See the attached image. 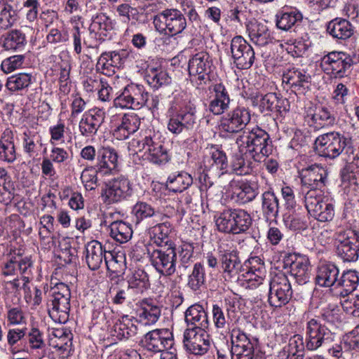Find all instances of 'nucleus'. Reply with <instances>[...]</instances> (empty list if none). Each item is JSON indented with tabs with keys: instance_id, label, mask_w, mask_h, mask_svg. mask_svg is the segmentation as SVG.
Wrapping results in <instances>:
<instances>
[{
	"instance_id": "obj_50",
	"label": "nucleus",
	"mask_w": 359,
	"mask_h": 359,
	"mask_svg": "<svg viewBox=\"0 0 359 359\" xmlns=\"http://www.w3.org/2000/svg\"><path fill=\"white\" fill-rule=\"evenodd\" d=\"M15 265V275L19 271L22 276V283L29 282V276L32 274L33 263L29 257L13 256L11 257Z\"/></svg>"
},
{
	"instance_id": "obj_53",
	"label": "nucleus",
	"mask_w": 359,
	"mask_h": 359,
	"mask_svg": "<svg viewBox=\"0 0 359 359\" xmlns=\"http://www.w3.org/2000/svg\"><path fill=\"white\" fill-rule=\"evenodd\" d=\"M277 95L276 93H269L264 95H262L260 98L258 97L254 100V104L259 107V110L264 115H269L274 112L276 104H277Z\"/></svg>"
},
{
	"instance_id": "obj_37",
	"label": "nucleus",
	"mask_w": 359,
	"mask_h": 359,
	"mask_svg": "<svg viewBox=\"0 0 359 359\" xmlns=\"http://www.w3.org/2000/svg\"><path fill=\"white\" fill-rule=\"evenodd\" d=\"M262 210L266 220L276 219L279 211V203L273 192L265 191L262 195Z\"/></svg>"
},
{
	"instance_id": "obj_62",
	"label": "nucleus",
	"mask_w": 359,
	"mask_h": 359,
	"mask_svg": "<svg viewBox=\"0 0 359 359\" xmlns=\"http://www.w3.org/2000/svg\"><path fill=\"white\" fill-rule=\"evenodd\" d=\"M25 58L23 55H15L7 57L1 62V69L6 74L11 73L22 66Z\"/></svg>"
},
{
	"instance_id": "obj_26",
	"label": "nucleus",
	"mask_w": 359,
	"mask_h": 359,
	"mask_svg": "<svg viewBox=\"0 0 359 359\" xmlns=\"http://www.w3.org/2000/svg\"><path fill=\"white\" fill-rule=\"evenodd\" d=\"M184 320L187 325V328L206 330L209 327L208 314L198 304H193L187 309Z\"/></svg>"
},
{
	"instance_id": "obj_30",
	"label": "nucleus",
	"mask_w": 359,
	"mask_h": 359,
	"mask_svg": "<svg viewBox=\"0 0 359 359\" xmlns=\"http://www.w3.org/2000/svg\"><path fill=\"white\" fill-rule=\"evenodd\" d=\"M106 252L101 243L95 240L88 242L85 247V258L89 269L93 271L98 269L103 260L106 261Z\"/></svg>"
},
{
	"instance_id": "obj_27",
	"label": "nucleus",
	"mask_w": 359,
	"mask_h": 359,
	"mask_svg": "<svg viewBox=\"0 0 359 359\" xmlns=\"http://www.w3.org/2000/svg\"><path fill=\"white\" fill-rule=\"evenodd\" d=\"M250 40L258 46H266L273 43V38L267 25L257 20H251L247 25Z\"/></svg>"
},
{
	"instance_id": "obj_46",
	"label": "nucleus",
	"mask_w": 359,
	"mask_h": 359,
	"mask_svg": "<svg viewBox=\"0 0 359 359\" xmlns=\"http://www.w3.org/2000/svg\"><path fill=\"white\" fill-rule=\"evenodd\" d=\"M358 283L359 277L356 271L349 270L344 272L340 278H338L335 288H342L343 291L341 293L347 295L357 288Z\"/></svg>"
},
{
	"instance_id": "obj_54",
	"label": "nucleus",
	"mask_w": 359,
	"mask_h": 359,
	"mask_svg": "<svg viewBox=\"0 0 359 359\" xmlns=\"http://www.w3.org/2000/svg\"><path fill=\"white\" fill-rule=\"evenodd\" d=\"M132 212L136 219V223H139L144 219L155 216L158 211L146 202L138 201L133 206Z\"/></svg>"
},
{
	"instance_id": "obj_22",
	"label": "nucleus",
	"mask_w": 359,
	"mask_h": 359,
	"mask_svg": "<svg viewBox=\"0 0 359 359\" xmlns=\"http://www.w3.org/2000/svg\"><path fill=\"white\" fill-rule=\"evenodd\" d=\"M212 61L208 53L201 51L194 55L189 60L188 70L191 76L196 77L199 81L198 85L208 79V74L211 71Z\"/></svg>"
},
{
	"instance_id": "obj_35",
	"label": "nucleus",
	"mask_w": 359,
	"mask_h": 359,
	"mask_svg": "<svg viewBox=\"0 0 359 359\" xmlns=\"http://www.w3.org/2000/svg\"><path fill=\"white\" fill-rule=\"evenodd\" d=\"M327 31L332 37L344 40L353 34V27L345 19L336 18L328 23Z\"/></svg>"
},
{
	"instance_id": "obj_40",
	"label": "nucleus",
	"mask_w": 359,
	"mask_h": 359,
	"mask_svg": "<svg viewBox=\"0 0 359 359\" xmlns=\"http://www.w3.org/2000/svg\"><path fill=\"white\" fill-rule=\"evenodd\" d=\"M110 236L116 242L125 243L130 241L133 236V230L130 224L122 220L111 222L109 226Z\"/></svg>"
},
{
	"instance_id": "obj_5",
	"label": "nucleus",
	"mask_w": 359,
	"mask_h": 359,
	"mask_svg": "<svg viewBox=\"0 0 359 359\" xmlns=\"http://www.w3.org/2000/svg\"><path fill=\"white\" fill-rule=\"evenodd\" d=\"M336 253L344 262H355L359 255V232L351 228H339L334 235Z\"/></svg>"
},
{
	"instance_id": "obj_14",
	"label": "nucleus",
	"mask_w": 359,
	"mask_h": 359,
	"mask_svg": "<svg viewBox=\"0 0 359 359\" xmlns=\"http://www.w3.org/2000/svg\"><path fill=\"white\" fill-rule=\"evenodd\" d=\"M305 207L308 212L319 222L331 221L334 215L333 205L329 199L321 194L311 192L304 197Z\"/></svg>"
},
{
	"instance_id": "obj_55",
	"label": "nucleus",
	"mask_w": 359,
	"mask_h": 359,
	"mask_svg": "<svg viewBox=\"0 0 359 359\" xmlns=\"http://www.w3.org/2000/svg\"><path fill=\"white\" fill-rule=\"evenodd\" d=\"M205 283V270L201 263H196L192 273L189 276L188 287L193 291H198Z\"/></svg>"
},
{
	"instance_id": "obj_9",
	"label": "nucleus",
	"mask_w": 359,
	"mask_h": 359,
	"mask_svg": "<svg viewBox=\"0 0 359 359\" xmlns=\"http://www.w3.org/2000/svg\"><path fill=\"white\" fill-rule=\"evenodd\" d=\"M302 191L304 197L315 192L316 194L323 193L327 182L328 172L324 167L314 164L301 170L300 173Z\"/></svg>"
},
{
	"instance_id": "obj_23",
	"label": "nucleus",
	"mask_w": 359,
	"mask_h": 359,
	"mask_svg": "<svg viewBox=\"0 0 359 359\" xmlns=\"http://www.w3.org/2000/svg\"><path fill=\"white\" fill-rule=\"evenodd\" d=\"M231 359H253L254 345L246 334L239 329L231 331Z\"/></svg>"
},
{
	"instance_id": "obj_42",
	"label": "nucleus",
	"mask_w": 359,
	"mask_h": 359,
	"mask_svg": "<svg viewBox=\"0 0 359 359\" xmlns=\"http://www.w3.org/2000/svg\"><path fill=\"white\" fill-rule=\"evenodd\" d=\"M214 219L219 231L234 234L233 208H226L218 212L215 215Z\"/></svg>"
},
{
	"instance_id": "obj_41",
	"label": "nucleus",
	"mask_w": 359,
	"mask_h": 359,
	"mask_svg": "<svg viewBox=\"0 0 359 359\" xmlns=\"http://www.w3.org/2000/svg\"><path fill=\"white\" fill-rule=\"evenodd\" d=\"M111 332L112 335L119 340L127 339L136 334L137 327L128 318V316H124L116 322Z\"/></svg>"
},
{
	"instance_id": "obj_8",
	"label": "nucleus",
	"mask_w": 359,
	"mask_h": 359,
	"mask_svg": "<svg viewBox=\"0 0 359 359\" xmlns=\"http://www.w3.org/2000/svg\"><path fill=\"white\" fill-rule=\"evenodd\" d=\"M153 24L159 32H165L171 36L181 34L187 27L186 17L177 8H166L153 17Z\"/></svg>"
},
{
	"instance_id": "obj_10",
	"label": "nucleus",
	"mask_w": 359,
	"mask_h": 359,
	"mask_svg": "<svg viewBox=\"0 0 359 359\" xmlns=\"http://www.w3.org/2000/svg\"><path fill=\"white\" fill-rule=\"evenodd\" d=\"M151 265L161 276H170L177 270V252L175 247L161 246L149 252Z\"/></svg>"
},
{
	"instance_id": "obj_39",
	"label": "nucleus",
	"mask_w": 359,
	"mask_h": 359,
	"mask_svg": "<svg viewBox=\"0 0 359 359\" xmlns=\"http://www.w3.org/2000/svg\"><path fill=\"white\" fill-rule=\"evenodd\" d=\"M192 183L193 178L191 175L186 172H180L168 177L166 181V187L170 191L182 192L188 189Z\"/></svg>"
},
{
	"instance_id": "obj_3",
	"label": "nucleus",
	"mask_w": 359,
	"mask_h": 359,
	"mask_svg": "<svg viewBox=\"0 0 359 359\" xmlns=\"http://www.w3.org/2000/svg\"><path fill=\"white\" fill-rule=\"evenodd\" d=\"M196 107L191 102H184L181 106L172 102L168 109L167 128L175 135H187L198 126Z\"/></svg>"
},
{
	"instance_id": "obj_64",
	"label": "nucleus",
	"mask_w": 359,
	"mask_h": 359,
	"mask_svg": "<svg viewBox=\"0 0 359 359\" xmlns=\"http://www.w3.org/2000/svg\"><path fill=\"white\" fill-rule=\"evenodd\" d=\"M180 264L179 272L182 274L191 266L193 257V251L189 246H183L179 251Z\"/></svg>"
},
{
	"instance_id": "obj_56",
	"label": "nucleus",
	"mask_w": 359,
	"mask_h": 359,
	"mask_svg": "<svg viewBox=\"0 0 359 359\" xmlns=\"http://www.w3.org/2000/svg\"><path fill=\"white\" fill-rule=\"evenodd\" d=\"M236 196L241 203H247L253 201L258 194L257 186L255 184L242 183L237 189Z\"/></svg>"
},
{
	"instance_id": "obj_12",
	"label": "nucleus",
	"mask_w": 359,
	"mask_h": 359,
	"mask_svg": "<svg viewBox=\"0 0 359 359\" xmlns=\"http://www.w3.org/2000/svg\"><path fill=\"white\" fill-rule=\"evenodd\" d=\"M292 295V286L287 276L284 273H276L269 282V304L281 307L289 302Z\"/></svg>"
},
{
	"instance_id": "obj_63",
	"label": "nucleus",
	"mask_w": 359,
	"mask_h": 359,
	"mask_svg": "<svg viewBox=\"0 0 359 359\" xmlns=\"http://www.w3.org/2000/svg\"><path fill=\"white\" fill-rule=\"evenodd\" d=\"M245 278V280L248 282L250 287H257L262 283L266 276V271L264 267L262 266L255 271L250 269L245 274H243Z\"/></svg>"
},
{
	"instance_id": "obj_18",
	"label": "nucleus",
	"mask_w": 359,
	"mask_h": 359,
	"mask_svg": "<svg viewBox=\"0 0 359 359\" xmlns=\"http://www.w3.org/2000/svg\"><path fill=\"white\" fill-rule=\"evenodd\" d=\"M182 343L187 352L196 355L206 353L210 346L206 330L200 329L186 328L183 334Z\"/></svg>"
},
{
	"instance_id": "obj_25",
	"label": "nucleus",
	"mask_w": 359,
	"mask_h": 359,
	"mask_svg": "<svg viewBox=\"0 0 359 359\" xmlns=\"http://www.w3.org/2000/svg\"><path fill=\"white\" fill-rule=\"evenodd\" d=\"M212 94L209 110L214 115H221L230 107L231 98L227 89L222 83L212 85L210 88Z\"/></svg>"
},
{
	"instance_id": "obj_44",
	"label": "nucleus",
	"mask_w": 359,
	"mask_h": 359,
	"mask_svg": "<svg viewBox=\"0 0 359 359\" xmlns=\"http://www.w3.org/2000/svg\"><path fill=\"white\" fill-rule=\"evenodd\" d=\"M233 308V306L231 304L223 308L222 306L218 304H214L212 306V313L213 322L215 327L217 329L224 330L229 325L231 318V313L233 312L231 309Z\"/></svg>"
},
{
	"instance_id": "obj_29",
	"label": "nucleus",
	"mask_w": 359,
	"mask_h": 359,
	"mask_svg": "<svg viewBox=\"0 0 359 359\" xmlns=\"http://www.w3.org/2000/svg\"><path fill=\"white\" fill-rule=\"evenodd\" d=\"M208 149V155L204 158V166L213 171H222V174L228 168V160L224 151L217 145L212 144Z\"/></svg>"
},
{
	"instance_id": "obj_33",
	"label": "nucleus",
	"mask_w": 359,
	"mask_h": 359,
	"mask_svg": "<svg viewBox=\"0 0 359 359\" xmlns=\"http://www.w3.org/2000/svg\"><path fill=\"white\" fill-rule=\"evenodd\" d=\"M118 163V155L115 150L110 147H103L97 152V163L96 168L99 172L107 175L115 170Z\"/></svg>"
},
{
	"instance_id": "obj_49",
	"label": "nucleus",
	"mask_w": 359,
	"mask_h": 359,
	"mask_svg": "<svg viewBox=\"0 0 359 359\" xmlns=\"http://www.w3.org/2000/svg\"><path fill=\"white\" fill-rule=\"evenodd\" d=\"M234 234L245 232L252 224V217L245 210L233 208Z\"/></svg>"
},
{
	"instance_id": "obj_7",
	"label": "nucleus",
	"mask_w": 359,
	"mask_h": 359,
	"mask_svg": "<svg viewBox=\"0 0 359 359\" xmlns=\"http://www.w3.org/2000/svg\"><path fill=\"white\" fill-rule=\"evenodd\" d=\"M353 64V59L348 53L332 51L321 58L320 66L327 74L341 79L351 74Z\"/></svg>"
},
{
	"instance_id": "obj_21",
	"label": "nucleus",
	"mask_w": 359,
	"mask_h": 359,
	"mask_svg": "<svg viewBox=\"0 0 359 359\" xmlns=\"http://www.w3.org/2000/svg\"><path fill=\"white\" fill-rule=\"evenodd\" d=\"M309 260L305 256L290 254L284 259L285 266L290 268V273L299 285L306 284L310 279Z\"/></svg>"
},
{
	"instance_id": "obj_16",
	"label": "nucleus",
	"mask_w": 359,
	"mask_h": 359,
	"mask_svg": "<svg viewBox=\"0 0 359 359\" xmlns=\"http://www.w3.org/2000/svg\"><path fill=\"white\" fill-rule=\"evenodd\" d=\"M231 53L237 68L248 69L255 62V51L241 36L233 37L231 41Z\"/></svg>"
},
{
	"instance_id": "obj_43",
	"label": "nucleus",
	"mask_w": 359,
	"mask_h": 359,
	"mask_svg": "<svg viewBox=\"0 0 359 359\" xmlns=\"http://www.w3.org/2000/svg\"><path fill=\"white\" fill-rule=\"evenodd\" d=\"M33 76L28 73H19L7 79L6 88L11 93L26 90L32 83Z\"/></svg>"
},
{
	"instance_id": "obj_17",
	"label": "nucleus",
	"mask_w": 359,
	"mask_h": 359,
	"mask_svg": "<svg viewBox=\"0 0 359 359\" xmlns=\"http://www.w3.org/2000/svg\"><path fill=\"white\" fill-rule=\"evenodd\" d=\"M250 119L249 109L238 106L222 117L219 128L224 132L236 133L245 128Z\"/></svg>"
},
{
	"instance_id": "obj_4",
	"label": "nucleus",
	"mask_w": 359,
	"mask_h": 359,
	"mask_svg": "<svg viewBox=\"0 0 359 359\" xmlns=\"http://www.w3.org/2000/svg\"><path fill=\"white\" fill-rule=\"evenodd\" d=\"M70 298V290L66 284L59 283L51 288L47 306L48 314L55 322L64 324L68 321Z\"/></svg>"
},
{
	"instance_id": "obj_51",
	"label": "nucleus",
	"mask_w": 359,
	"mask_h": 359,
	"mask_svg": "<svg viewBox=\"0 0 359 359\" xmlns=\"http://www.w3.org/2000/svg\"><path fill=\"white\" fill-rule=\"evenodd\" d=\"M302 15L295 11L283 12L276 15V26L278 29L287 31L302 20Z\"/></svg>"
},
{
	"instance_id": "obj_13",
	"label": "nucleus",
	"mask_w": 359,
	"mask_h": 359,
	"mask_svg": "<svg viewBox=\"0 0 359 359\" xmlns=\"http://www.w3.org/2000/svg\"><path fill=\"white\" fill-rule=\"evenodd\" d=\"M132 146L135 151L142 152V156L156 164H162L168 161V155L162 143L157 138L146 136L141 140H133Z\"/></svg>"
},
{
	"instance_id": "obj_28",
	"label": "nucleus",
	"mask_w": 359,
	"mask_h": 359,
	"mask_svg": "<svg viewBox=\"0 0 359 359\" xmlns=\"http://www.w3.org/2000/svg\"><path fill=\"white\" fill-rule=\"evenodd\" d=\"M140 125V118L136 114H125L121 123L113 130V135L117 140H126L138 130Z\"/></svg>"
},
{
	"instance_id": "obj_34",
	"label": "nucleus",
	"mask_w": 359,
	"mask_h": 359,
	"mask_svg": "<svg viewBox=\"0 0 359 359\" xmlns=\"http://www.w3.org/2000/svg\"><path fill=\"white\" fill-rule=\"evenodd\" d=\"M2 47L6 50L21 51L27 44L25 34L19 29H13L1 36Z\"/></svg>"
},
{
	"instance_id": "obj_61",
	"label": "nucleus",
	"mask_w": 359,
	"mask_h": 359,
	"mask_svg": "<svg viewBox=\"0 0 359 359\" xmlns=\"http://www.w3.org/2000/svg\"><path fill=\"white\" fill-rule=\"evenodd\" d=\"M29 283H22L25 299L27 303L32 302L34 306H39L42 302V291L37 287H34L32 291L28 285Z\"/></svg>"
},
{
	"instance_id": "obj_6",
	"label": "nucleus",
	"mask_w": 359,
	"mask_h": 359,
	"mask_svg": "<svg viewBox=\"0 0 359 359\" xmlns=\"http://www.w3.org/2000/svg\"><path fill=\"white\" fill-rule=\"evenodd\" d=\"M336 334L316 318L308 320L305 328V346L314 351L334 341Z\"/></svg>"
},
{
	"instance_id": "obj_52",
	"label": "nucleus",
	"mask_w": 359,
	"mask_h": 359,
	"mask_svg": "<svg viewBox=\"0 0 359 359\" xmlns=\"http://www.w3.org/2000/svg\"><path fill=\"white\" fill-rule=\"evenodd\" d=\"M128 290L130 288L147 289L149 286V276L143 269H135L128 277Z\"/></svg>"
},
{
	"instance_id": "obj_15",
	"label": "nucleus",
	"mask_w": 359,
	"mask_h": 359,
	"mask_svg": "<svg viewBox=\"0 0 359 359\" xmlns=\"http://www.w3.org/2000/svg\"><path fill=\"white\" fill-rule=\"evenodd\" d=\"M142 347L152 353L171 348L174 344L172 332L169 329H156L148 332L141 340Z\"/></svg>"
},
{
	"instance_id": "obj_57",
	"label": "nucleus",
	"mask_w": 359,
	"mask_h": 359,
	"mask_svg": "<svg viewBox=\"0 0 359 359\" xmlns=\"http://www.w3.org/2000/svg\"><path fill=\"white\" fill-rule=\"evenodd\" d=\"M97 172H100L98 169L93 166H87L82 171L81 180L86 190H95L97 187Z\"/></svg>"
},
{
	"instance_id": "obj_60",
	"label": "nucleus",
	"mask_w": 359,
	"mask_h": 359,
	"mask_svg": "<svg viewBox=\"0 0 359 359\" xmlns=\"http://www.w3.org/2000/svg\"><path fill=\"white\" fill-rule=\"evenodd\" d=\"M245 156V153L236 154L232 162L233 170L238 175L249 174L252 170L251 161L246 160Z\"/></svg>"
},
{
	"instance_id": "obj_20",
	"label": "nucleus",
	"mask_w": 359,
	"mask_h": 359,
	"mask_svg": "<svg viewBox=\"0 0 359 359\" xmlns=\"http://www.w3.org/2000/svg\"><path fill=\"white\" fill-rule=\"evenodd\" d=\"M283 82L290 85L296 95H306L311 90V76L304 69L292 67L284 72Z\"/></svg>"
},
{
	"instance_id": "obj_31",
	"label": "nucleus",
	"mask_w": 359,
	"mask_h": 359,
	"mask_svg": "<svg viewBox=\"0 0 359 359\" xmlns=\"http://www.w3.org/2000/svg\"><path fill=\"white\" fill-rule=\"evenodd\" d=\"M339 270L338 267L332 263L325 264L320 265L317 271L316 282L319 286L321 287H336Z\"/></svg>"
},
{
	"instance_id": "obj_47",
	"label": "nucleus",
	"mask_w": 359,
	"mask_h": 359,
	"mask_svg": "<svg viewBox=\"0 0 359 359\" xmlns=\"http://www.w3.org/2000/svg\"><path fill=\"white\" fill-rule=\"evenodd\" d=\"M134 108H141L149 100V93L142 85L130 83L126 86Z\"/></svg>"
},
{
	"instance_id": "obj_19",
	"label": "nucleus",
	"mask_w": 359,
	"mask_h": 359,
	"mask_svg": "<svg viewBox=\"0 0 359 359\" xmlns=\"http://www.w3.org/2000/svg\"><path fill=\"white\" fill-rule=\"evenodd\" d=\"M133 194V189L129 180L125 177L114 178L107 184L102 196L104 202L111 204L118 203L129 198Z\"/></svg>"
},
{
	"instance_id": "obj_59",
	"label": "nucleus",
	"mask_w": 359,
	"mask_h": 359,
	"mask_svg": "<svg viewBox=\"0 0 359 359\" xmlns=\"http://www.w3.org/2000/svg\"><path fill=\"white\" fill-rule=\"evenodd\" d=\"M311 119L313 122L318 123L320 125H328L334 122L335 116L330 108L320 106L316 108Z\"/></svg>"
},
{
	"instance_id": "obj_11",
	"label": "nucleus",
	"mask_w": 359,
	"mask_h": 359,
	"mask_svg": "<svg viewBox=\"0 0 359 359\" xmlns=\"http://www.w3.org/2000/svg\"><path fill=\"white\" fill-rule=\"evenodd\" d=\"M217 252L223 273L229 277L236 276L243 267L236 247L232 242L224 241L219 245Z\"/></svg>"
},
{
	"instance_id": "obj_2",
	"label": "nucleus",
	"mask_w": 359,
	"mask_h": 359,
	"mask_svg": "<svg viewBox=\"0 0 359 359\" xmlns=\"http://www.w3.org/2000/svg\"><path fill=\"white\" fill-rule=\"evenodd\" d=\"M236 143L240 152L245 149V154L249 153L254 161L257 162L269 156L273 151L272 141L269 135L259 127L245 129L237 138Z\"/></svg>"
},
{
	"instance_id": "obj_48",
	"label": "nucleus",
	"mask_w": 359,
	"mask_h": 359,
	"mask_svg": "<svg viewBox=\"0 0 359 359\" xmlns=\"http://www.w3.org/2000/svg\"><path fill=\"white\" fill-rule=\"evenodd\" d=\"M114 27L113 20L105 13H101L93 17L90 26V36H95L96 31H111Z\"/></svg>"
},
{
	"instance_id": "obj_32",
	"label": "nucleus",
	"mask_w": 359,
	"mask_h": 359,
	"mask_svg": "<svg viewBox=\"0 0 359 359\" xmlns=\"http://www.w3.org/2000/svg\"><path fill=\"white\" fill-rule=\"evenodd\" d=\"M161 315V309L153 299H144L140 302L137 316L145 325L156 323Z\"/></svg>"
},
{
	"instance_id": "obj_36",
	"label": "nucleus",
	"mask_w": 359,
	"mask_h": 359,
	"mask_svg": "<svg viewBox=\"0 0 359 359\" xmlns=\"http://www.w3.org/2000/svg\"><path fill=\"white\" fill-rule=\"evenodd\" d=\"M171 231V224L169 222L158 224L151 228V239L157 248L161 246L175 247V244L169 238Z\"/></svg>"
},
{
	"instance_id": "obj_1",
	"label": "nucleus",
	"mask_w": 359,
	"mask_h": 359,
	"mask_svg": "<svg viewBox=\"0 0 359 359\" xmlns=\"http://www.w3.org/2000/svg\"><path fill=\"white\" fill-rule=\"evenodd\" d=\"M314 150L320 156L330 160L339 156L346 163L353 161L356 157L359 159L351 139L336 131L319 135L314 142Z\"/></svg>"
},
{
	"instance_id": "obj_38",
	"label": "nucleus",
	"mask_w": 359,
	"mask_h": 359,
	"mask_svg": "<svg viewBox=\"0 0 359 359\" xmlns=\"http://www.w3.org/2000/svg\"><path fill=\"white\" fill-rule=\"evenodd\" d=\"M16 159V153L11 130H6L0 140V160L13 163Z\"/></svg>"
},
{
	"instance_id": "obj_24",
	"label": "nucleus",
	"mask_w": 359,
	"mask_h": 359,
	"mask_svg": "<svg viewBox=\"0 0 359 359\" xmlns=\"http://www.w3.org/2000/svg\"><path fill=\"white\" fill-rule=\"evenodd\" d=\"M105 112L100 108H93L85 112L79 123L81 134L85 137H92L104 121Z\"/></svg>"
},
{
	"instance_id": "obj_58",
	"label": "nucleus",
	"mask_w": 359,
	"mask_h": 359,
	"mask_svg": "<svg viewBox=\"0 0 359 359\" xmlns=\"http://www.w3.org/2000/svg\"><path fill=\"white\" fill-rule=\"evenodd\" d=\"M320 317L326 323L334 324L341 321V309L336 304H328L321 309Z\"/></svg>"
},
{
	"instance_id": "obj_45",
	"label": "nucleus",
	"mask_w": 359,
	"mask_h": 359,
	"mask_svg": "<svg viewBox=\"0 0 359 359\" xmlns=\"http://www.w3.org/2000/svg\"><path fill=\"white\" fill-rule=\"evenodd\" d=\"M145 79L148 84L156 89L167 86L171 82V78L165 71L154 67L147 69Z\"/></svg>"
}]
</instances>
